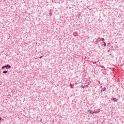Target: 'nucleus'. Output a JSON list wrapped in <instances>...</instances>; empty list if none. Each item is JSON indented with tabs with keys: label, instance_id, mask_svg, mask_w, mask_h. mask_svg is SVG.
<instances>
[{
	"label": "nucleus",
	"instance_id": "obj_1",
	"mask_svg": "<svg viewBox=\"0 0 124 124\" xmlns=\"http://www.w3.org/2000/svg\"><path fill=\"white\" fill-rule=\"evenodd\" d=\"M111 100H113V101H114V102H118V101H119V99H118L115 97H113L112 98V99H111Z\"/></svg>",
	"mask_w": 124,
	"mask_h": 124
},
{
	"label": "nucleus",
	"instance_id": "obj_2",
	"mask_svg": "<svg viewBox=\"0 0 124 124\" xmlns=\"http://www.w3.org/2000/svg\"><path fill=\"white\" fill-rule=\"evenodd\" d=\"M4 67L8 68H11V66L9 64H7V65L4 66Z\"/></svg>",
	"mask_w": 124,
	"mask_h": 124
},
{
	"label": "nucleus",
	"instance_id": "obj_3",
	"mask_svg": "<svg viewBox=\"0 0 124 124\" xmlns=\"http://www.w3.org/2000/svg\"><path fill=\"white\" fill-rule=\"evenodd\" d=\"M105 90H106V87L102 88L101 92H104V91H105Z\"/></svg>",
	"mask_w": 124,
	"mask_h": 124
},
{
	"label": "nucleus",
	"instance_id": "obj_4",
	"mask_svg": "<svg viewBox=\"0 0 124 124\" xmlns=\"http://www.w3.org/2000/svg\"><path fill=\"white\" fill-rule=\"evenodd\" d=\"M88 112L90 113V114H93V110H88Z\"/></svg>",
	"mask_w": 124,
	"mask_h": 124
},
{
	"label": "nucleus",
	"instance_id": "obj_5",
	"mask_svg": "<svg viewBox=\"0 0 124 124\" xmlns=\"http://www.w3.org/2000/svg\"><path fill=\"white\" fill-rule=\"evenodd\" d=\"M8 72V71H3V73H4L5 74H6Z\"/></svg>",
	"mask_w": 124,
	"mask_h": 124
},
{
	"label": "nucleus",
	"instance_id": "obj_6",
	"mask_svg": "<svg viewBox=\"0 0 124 124\" xmlns=\"http://www.w3.org/2000/svg\"><path fill=\"white\" fill-rule=\"evenodd\" d=\"M100 40H101L102 41H103L104 42V39L103 38H101L100 39Z\"/></svg>",
	"mask_w": 124,
	"mask_h": 124
},
{
	"label": "nucleus",
	"instance_id": "obj_7",
	"mask_svg": "<svg viewBox=\"0 0 124 124\" xmlns=\"http://www.w3.org/2000/svg\"><path fill=\"white\" fill-rule=\"evenodd\" d=\"M104 46H106V43L105 42H104Z\"/></svg>",
	"mask_w": 124,
	"mask_h": 124
},
{
	"label": "nucleus",
	"instance_id": "obj_8",
	"mask_svg": "<svg viewBox=\"0 0 124 124\" xmlns=\"http://www.w3.org/2000/svg\"><path fill=\"white\" fill-rule=\"evenodd\" d=\"M4 68H5L4 66H3L2 67V69L3 70H4Z\"/></svg>",
	"mask_w": 124,
	"mask_h": 124
},
{
	"label": "nucleus",
	"instance_id": "obj_9",
	"mask_svg": "<svg viewBox=\"0 0 124 124\" xmlns=\"http://www.w3.org/2000/svg\"><path fill=\"white\" fill-rule=\"evenodd\" d=\"M84 87H85V88H89V85H86L85 86H84Z\"/></svg>",
	"mask_w": 124,
	"mask_h": 124
},
{
	"label": "nucleus",
	"instance_id": "obj_10",
	"mask_svg": "<svg viewBox=\"0 0 124 124\" xmlns=\"http://www.w3.org/2000/svg\"><path fill=\"white\" fill-rule=\"evenodd\" d=\"M81 88H85V86H84L83 85H81Z\"/></svg>",
	"mask_w": 124,
	"mask_h": 124
},
{
	"label": "nucleus",
	"instance_id": "obj_11",
	"mask_svg": "<svg viewBox=\"0 0 124 124\" xmlns=\"http://www.w3.org/2000/svg\"><path fill=\"white\" fill-rule=\"evenodd\" d=\"M43 57V56H41V57H39V59H42Z\"/></svg>",
	"mask_w": 124,
	"mask_h": 124
},
{
	"label": "nucleus",
	"instance_id": "obj_12",
	"mask_svg": "<svg viewBox=\"0 0 124 124\" xmlns=\"http://www.w3.org/2000/svg\"><path fill=\"white\" fill-rule=\"evenodd\" d=\"M49 15H52V13H49Z\"/></svg>",
	"mask_w": 124,
	"mask_h": 124
},
{
	"label": "nucleus",
	"instance_id": "obj_13",
	"mask_svg": "<svg viewBox=\"0 0 124 124\" xmlns=\"http://www.w3.org/2000/svg\"><path fill=\"white\" fill-rule=\"evenodd\" d=\"M89 85H90V82L88 83V85L89 86Z\"/></svg>",
	"mask_w": 124,
	"mask_h": 124
},
{
	"label": "nucleus",
	"instance_id": "obj_14",
	"mask_svg": "<svg viewBox=\"0 0 124 124\" xmlns=\"http://www.w3.org/2000/svg\"><path fill=\"white\" fill-rule=\"evenodd\" d=\"M98 48H100V46H98Z\"/></svg>",
	"mask_w": 124,
	"mask_h": 124
},
{
	"label": "nucleus",
	"instance_id": "obj_15",
	"mask_svg": "<svg viewBox=\"0 0 124 124\" xmlns=\"http://www.w3.org/2000/svg\"><path fill=\"white\" fill-rule=\"evenodd\" d=\"M105 68V67H103V69H104Z\"/></svg>",
	"mask_w": 124,
	"mask_h": 124
},
{
	"label": "nucleus",
	"instance_id": "obj_16",
	"mask_svg": "<svg viewBox=\"0 0 124 124\" xmlns=\"http://www.w3.org/2000/svg\"><path fill=\"white\" fill-rule=\"evenodd\" d=\"M1 119H2L1 118H0V120H1Z\"/></svg>",
	"mask_w": 124,
	"mask_h": 124
},
{
	"label": "nucleus",
	"instance_id": "obj_17",
	"mask_svg": "<svg viewBox=\"0 0 124 124\" xmlns=\"http://www.w3.org/2000/svg\"><path fill=\"white\" fill-rule=\"evenodd\" d=\"M108 52H110V50H108Z\"/></svg>",
	"mask_w": 124,
	"mask_h": 124
},
{
	"label": "nucleus",
	"instance_id": "obj_18",
	"mask_svg": "<svg viewBox=\"0 0 124 124\" xmlns=\"http://www.w3.org/2000/svg\"><path fill=\"white\" fill-rule=\"evenodd\" d=\"M93 124V123H91V124Z\"/></svg>",
	"mask_w": 124,
	"mask_h": 124
}]
</instances>
